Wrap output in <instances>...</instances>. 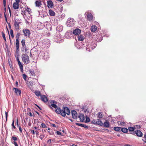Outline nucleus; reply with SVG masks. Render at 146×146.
Returning a JSON list of instances; mask_svg holds the SVG:
<instances>
[{
    "label": "nucleus",
    "instance_id": "obj_31",
    "mask_svg": "<svg viewBox=\"0 0 146 146\" xmlns=\"http://www.w3.org/2000/svg\"><path fill=\"white\" fill-rule=\"evenodd\" d=\"M19 66L21 72L23 73V65L21 64H19Z\"/></svg>",
    "mask_w": 146,
    "mask_h": 146
},
{
    "label": "nucleus",
    "instance_id": "obj_57",
    "mask_svg": "<svg viewBox=\"0 0 146 146\" xmlns=\"http://www.w3.org/2000/svg\"><path fill=\"white\" fill-rule=\"evenodd\" d=\"M10 33L11 35L13 34V31L12 29H11L10 31Z\"/></svg>",
    "mask_w": 146,
    "mask_h": 146
},
{
    "label": "nucleus",
    "instance_id": "obj_52",
    "mask_svg": "<svg viewBox=\"0 0 146 146\" xmlns=\"http://www.w3.org/2000/svg\"><path fill=\"white\" fill-rule=\"evenodd\" d=\"M4 17L5 18L6 21L7 22V17L6 16L5 13V12H4Z\"/></svg>",
    "mask_w": 146,
    "mask_h": 146
},
{
    "label": "nucleus",
    "instance_id": "obj_10",
    "mask_svg": "<svg viewBox=\"0 0 146 146\" xmlns=\"http://www.w3.org/2000/svg\"><path fill=\"white\" fill-rule=\"evenodd\" d=\"M47 6L48 8H52L53 7V2L51 0L48 1Z\"/></svg>",
    "mask_w": 146,
    "mask_h": 146
},
{
    "label": "nucleus",
    "instance_id": "obj_22",
    "mask_svg": "<svg viewBox=\"0 0 146 146\" xmlns=\"http://www.w3.org/2000/svg\"><path fill=\"white\" fill-rule=\"evenodd\" d=\"M62 111H63V110H61L60 108L58 107H57V109L55 110V112L58 114L60 113V114H61V113H62Z\"/></svg>",
    "mask_w": 146,
    "mask_h": 146
},
{
    "label": "nucleus",
    "instance_id": "obj_34",
    "mask_svg": "<svg viewBox=\"0 0 146 146\" xmlns=\"http://www.w3.org/2000/svg\"><path fill=\"white\" fill-rule=\"evenodd\" d=\"M135 129V127H128V130L129 131H133Z\"/></svg>",
    "mask_w": 146,
    "mask_h": 146
},
{
    "label": "nucleus",
    "instance_id": "obj_58",
    "mask_svg": "<svg viewBox=\"0 0 146 146\" xmlns=\"http://www.w3.org/2000/svg\"><path fill=\"white\" fill-rule=\"evenodd\" d=\"M51 125L54 127H56V125L55 124H51Z\"/></svg>",
    "mask_w": 146,
    "mask_h": 146
},
{
    "label": "nucleus",
    "instance_id": "obj_23",
    "mask_svg": "<svg viewBox=\"0 0 146 146\" xmlns=\"http://www.w3.org/2000/svg\"><path fill=\"white\" fill-rule=\"evenodd\" d=\"M76 124L78 125L84 127L86 129H88V126H87L85 124L79 123H76Z\"/></svg>",
    "mask_w": 146,
    "mask_h": 146
},
{
    "label": "nucleus",
    "instance_id": "obj_21",
    "mask_svg": "<svg viewBox=\"0 0 146 146\" xmlns=\"http://www.w3.org/2000/svg\"><path fill=\"white\" fill-rule=\"evenodd\" d=\"M97 29V27L95 25H93L91 27V30L92 32H95Z\"/></svg>",
    "mask_w": 146,
    "mask_h": 146
},
{
    "label": "nucleus",
    "instance_id": "obj_44",
    "mask_svg": "<svg viewBox=\"0 0 146 146\" xmlns=\"http://www.w3.org/2000/svg\"><path fill=\"white\" fill-rule=\"evenodd\" d=\"M44 137V135H41L39 136V138L41 140H42Z\"/></svg>",
    "mask_w": 146,
    "mask_h": 146
},
{
    "label": "nucleus",
    "instance_id": "obj_24",
    "mask_svg": "<svg viewBox=\"0 0 146 146\" xmlns=\"http://www.w3.org/2000/svg\"><path fill=\"white\" fill-rule=\"evenodd\" d=\"M96 124H97L100 126H102L103 125V123L102 121L101 120L99 119H97V121Z\"/></svg>",
    "mask_w": 146,
    "mask_h": 146
},
{
    "label": "nucleus",
    "instance_id": "obj_50",
    "mask_svg": "<svg viewBox=\"0 0 146 146\" xmlns=\"http://www.w3.org/2000/svg\"><path fill=\"white\" fill-rule=\"evenodd\" d=\"M96 122L97 121H96L94 119H93L92 121V123L94 124H96Z\"/></svg>",
    "mask_w": 146,
    "mask_h": 146
},
{
    "label": "nucleus",
    "instance_id": "obj_48",
    "mask_svg": "<svg viewBox=\"0 0 146 146\" xmlns=\"http://www.w3.org/2000/svg\"><path fill=\"white\" fill-rule=\"evenodd\" d=\"M52 140L51 139H48L47 141V143H49V144H50L51 143Z\"/></svg>",
    "mask_w": 146,
    "mask_h": 146
},
{
    "label": "nucleus",
    "instance_id": "obj_37",
    "mask_svg": "<svg viewBox=\"0 0 146 146\" xmlns=\"http://www.w3.org/2000/svg\"><path fill=\"white\" fill-rule=\"evenodd\" d=\"M1 34H2V36H3V39H4V40H5V39H6V37L5 36V34L3 31H2L1 32Z\"/></svg>",
    "mask_w": 146,
    "mask_h": 146
},
{
    "label": "nucleus",
    "instance_id": "obj_60",
    "mask_svg": "<svg viewBox=\"0 0 146 146\" xmlns=\"http://www.w3.org/2000/svg\"><path fill=\"white\" fill-rule=\"evenodd\" d=\"M8 26H9V29H11V25L10 23H8Z\"/></svg>",
    "mask_w": 146,
    "mask_h": 146
},
{
    "label": "nucleus",
    "instance_id": "obj_36",
    "mask_svg": "<svg viewBox=\"0 0 146 146\" xmlns=\"http://www.w3.org/2000/svg\"><path fill=\"white\" fill-rule=\"evenodd\" d=\"M118 123L119 125H123V126L125 124V122H123V121H119L118 122Z\"/></svg>",
    "mask_w": 146,
    "mask_h": 146
},
{
    "label": "nucleus",
    "instance_id": "obj_64",
    "mask_svg": "<svg viewBox=\"0 0 146 146\" xmlns=\"http://www.w3.org/2000/svg\"><path fill=\"white\" fill-rule=\"evenodd\" d=\"M124 146H131V145H130L129 144H125V145Z\"/></svg>",
    "mask_w": 146,
    "mask_h": 146
},
{
    "label": "nucleus",
    "instance_id": "obj_11",
    "mask_svg": "<svg viewBox=\"0 0 146 146\" xmlns=\"http://www.w3.org/2000/svg\"><path fill=\"white\" fill-rule=\"evenodd\" d=\"M35 4L36 7L39 8L42 5L41 1L40 0L36 1L35 2Z\"/></svg>",
    "mask_w": 146,
    "mask_h": 146
},
{
    "label": "nucleus",
    "instance_id": "obj_45",
    "mask_svg": "<svg viewBox=\"0 0 146 146\" xmlns=\"http://www.w3.org/2000/svg\"><path fill=\"white\" fill-rule=\"evenodd\" d=\"M5 116H6V121H7V117H8V113L7 112L5 111Z\"/></svg>",
    "mask_w": 146,
    "mask_h": 146
},
{
    "label": "nucleus",
    "instance_id": "obj_56",
    "mask_svg": "<svg viewBox=\"0 0 146 146\" xmlns=\"http://www.w3.org/2000/svg\"><path fill=\"white\" fill-rule=\"evenodd\" d=\"M31 133L33 134L34 135L35 134V132L34 130H32L31 129Z\"/></svg>",
    "mask_w": 146,
    "mask_h": 146
},
{
    "label": "nucleus",
    "instance_id": "obj_5",
    "mask_svg": "<svg viewBox=\"0 0 146 146\" xmlns=\"http://www.w3.org/2000/svg\"><path fill=\"white\" fill-rule=\"evenodd\" d=\"M23 32L24 34V36H29L30 34V31L27 29H23Z\"/></svg>",
    "mask_w": 146,
    "mask_h": 146
},
{
    "label": "nucleus",
    "instance_id": "obj_2",
    "mask_svg": "<svg viewBox=\"0 0 146 146\" xmlns=\"http://www.w3.org/2000/svg\"><path fill=\"white\" fill-rule=\"evenodd\" d=\"M70 113V111L68 108L67 107H64L63 111L61 113V115L62 116L64 117L65 116L66 114L69 115Z\"/></svg>",
    "mask_w": 146,
    "mask_h": 146
},
{
    "label": "nucleus",
    "instance_id": "obj_9",
    "mask_svg": "<svg viewBox=\"0 0 146 146\" xmlns=\"http://www.w3.org/2000/svg\"><path fill=\"white\" fill-rule=\"evenodd\" d=\"M21 43L23 48L26 52H27V49L26 48L25 39H22L21 41Z\"/></svg>",
    "mask_w": 146,
    "mask_h": 146
},
{
    "label": "nucleus",
    "instance_id": "obj_32",
    "mask_svg": "<svg viewBox=\"0 0 146 146\" xmlns=\"http://www.w3.org/2000/svg\"><path fill=\"white\" fill-rule=\"evenodd\" d=\"M113 129L116 131H120L121 128L120 127H114L113 128Z\"/></svg>",
    "mask_w": 146,
    "mask_h": 146
},
{
    "label": "nucleus",
    "instance_id": "obj_17",
    "mask_svg": "<svg viewBox=\"0 0 146 146\" xmlns=\"http://www.w3.org/2000/svg\"><path fill=\"white\" fill-rule=\"evenodd\" d=\"M13 90H15V92L17 95L18 93L19 95H21V91L17 88H14Z\"/></svg>",
    "mask_w": 146,
    "mask_h": 146
},
{
    "label": "nucleus",
    "instance_id": "obj_29",
    "mask_svg": "<svg viewBox=\"0 0 146 146\" xmlns=\"http://www.w3.org/2000/svg\"><path fill=\"white\" fill-rule=\"evenodd\" d=\"M17 139V137L15 136H13L11 137V141L12 142V141H16Z\"/></svg>",
    "mask_w": 146,
    "mask_h": 146
},
{
    "label": "nucleus",
    "instance_id": "obj_12",
    "mask_svg": "<svg viewBox=\"0 0 146 146\" xmlns=\"http://www.w3.org/2000/svg\"><path fill=\"white\" fill-rule=\"evenodd\" d=\"M19 3L15 2L13 4V7L14 9H17L19 8Z\"/></svg>",
    "mask_w": 146,
    "mask_h": 146
},
{
    "label": "nucleus",
    "instance_id": "obj_3",
    "mask_svg": "<svg viewBox=\"0 0 146 146\" xmlns=\"http://www.w3.org/2000/svg\"><path fill=\"white\" fill-rule=\"evenodd\" d=\"M75 21L72 19H68L67 21V26L70 27L73 26L74 24Z\"/></svg>",
    "mask_w": 146,
    "mask_h": 146
},
{
    "label": "nucleus",
    "instance_id": "obj_18",
    "mask_svg": "<svg viewBox=\"0 0 146 146\" xmlns=\"http://www.w3.org/2000/svg\"><path fill=\"white\" fill-rule=\"evenodd\" d=\"M103 125L106 127H109L110 126V123L107 120H106L103 124Z\"/></svg>",
    "mask_w": 146,
    "mask_h": 146
},
{
    "label": "nucleus",
    "instance_id": "obj_13",
    "mask_svg": "<svg viewBox=\"0 0 146 146\" xmlns=\"http://www.w3.org/2000/svg\"><path fill=\"white\" fill-rule=\"evenodd\" d=\"M134 133L137 136L139 137H141L143 135L142 133L140 130H137L135 131Z\"/></svg>",
    "mask_w": 146,
    "mask_h": 146
},
{
    "label": "nucleus",
    "instance_id": "obj_51",
    "mask_svg": "<svg viewBox=\"0 0 146 146\" xmlns=\"http://www.w3.org/2000/svg\"><path fill=\"white\" fill-rule=\"evenodd\" d=\"M17 62H18V65L21 64V63L18 57L17 58Z\"/></svg>",
    "mask_w": 146,
    "mask_h": 146
},
{
    "label": "nucleus",
    "instance_id": "obj_16",
    "mask_svg": "<svg viewBox=\"0 0 146 146\" xmlns=\"http://www.w3.org/2000/svg\"><path fill=\"white\" fill-rule=\"evenodd\" d=\"M81 33V30L78 29H77L74 30L73 33L75 35H79Z\"/></svg>",
    "mask_w": 146,
    "mask_h": 146
},
{
    "label": "nucleus",
    "instance_id": "obj_6",
    "mask_svg": "<svg viewBox=\"0 0 146 146\" xmlns=\"http://www.w3.org/2000/svg\"><path fill=\"white\" fill-rule=\"evenodd\" d=\"M71 114L73 119H76L77 118L78 116L77 113L75 110H73L72 111Z\"/></svg>",
    "mask_w": 146,
    "mask_h": 146
},
{
    "label": "nucleus",
    "instance_id": "obj_55",
    "mask_svg": "<svg viewBox=\"0 0 146 146\" xmlns=\"http://www.w3.org/2000/svg\"><path fill=\"white\" fill-rule=\"evenodd\" d=\"M3 6H5V5H6V0H3Z\"/></svg>",
    "mask_w": 146,
    "mask_h": 146
},
{
    "label": "nucleus",
    "instance_id": "obj_47",
    "mask_svg": "<svg viewBox=\"0 0 146 146\" xmlns=\"http://www.w3.org/2000/svg\"><path fill=\"white\" fill-rule=\"evenodd\" d=\"M41 127H42L43 128H45V127H46V125L45 124H44V123H42Z\"/></svg>",
    "mask_w": 146,
    "mask_h": 146
},
{
    "label": "nucleus",
    "instance_id": "obj_35",
    "mask_svg": "<svg viewBox=\"0 0 146 146\" xmlns=\"http://www.w3.org/2000/svg\"><path fill=\"white\" fill-rule=\"evenodd\" d=\"M20 35V33H18L17 34L16 36V40H19V37Z\"/></svg>",
    "mask_w": 146,
    "mask_h": 146
},
{
    "label": "nucleus",
    "instance_id": "obj_59",
    "mask_svg": "<svg viewBox=\"0 0 146 146\" xmlns=\"http://www.w3.org/2000/svg\"><path fill=\"white\" fill-rule=\"evenodd\" d=\"M29 115L30 116H31V117H32V116H33V114H32V113H31V112H29Z\"/></svg>",
    "mask_w": 146,
    "mask_h": 146
},
{
    "label": "nucleus",
    "instance_id": "obj_41",
    "mask_svg": "<svg viewBox=\"0 0 146 146\" xmlns=\"http://www.w3.org/2000/svg\"><path fill=\"white\" fill-rule=\"evenodd\" d=\"M11 126H12V127L13 128H14V129H16V127L14 125V120H13L12 121V124H11Z\"/></svg>",
    "mask_w": 146,
    "mask_h": 146
},
{
    "label": "nucleus",
    "instance_id": "obj_7",
    "mask_svg": "<svg viewBox=\"0 0 146 146\" xmlns=\"http://www.w3.org/2000/svg\"><path fill=\"white\" fill-rule=\"evenodd\" d=\"M16 52H18L19 50V40H16Z\"/></svg>",
    "mask_w": 146,
    "mask_h": 146
},
{
    "label": "nucleus",
    "instance_id": "obj_33",
    "mask_svg": "<svg viewBox=\"0 0 146 146\" xmlns=\"http://www.w3.org/2000/svg\"><path fill=\"white\" fill-rule=\"evenodd\" d=\"M54 102V101H52V102L53 104H51V106L55 108H56L57 107V106L55 104H54L55 103Z\"/></svg>",
    "mask_w": 146,
    "mask_h": 146
},
{
    "label": "nucleus",
    "instance_id": "obj_42",
    "mask_svg": "<svg viewBox=\"0 0 146 146\" xmlns=\"http://www.w3.org/2000/svg\"><path fill=\"white\" fill-rule=\"evenodd\" d=\"M25 13H26V12H25V10H22L21 11V13L23 15H26Z\"/></svg>",
    "mask_w": 146,
    "mask_h": 146
},
{
    "label": "nucleus",
    "instance_id": "obj_53",
    "mask_svg": "<svg viewBox=\"0 0 146 146\" xmlns=\"http://www.w3.org/2000/svg\"><path fill=\"white\" fill-rule=\"evenodd\" d=\"M16 124L17 127H19V125L18 121L17 118L16 119Z\"/></svg>",
    "mask_w": 146,
    "mask_h": 146
},
{
    "label": "nucleus",
    "instance_id": "obj_63",
    "mask_svg": "<svg viewBox=\"0 0 146 146\" xmlns=\"http://www.w3.org/2000/svg\"><path fill=\"white\" fill-rule=\"evenodd\" d=\"M36 134V135H39V133L37 131H35Z\"/></svg>",
    "mask_w": 146,
    "mask_h": 146
},
{
    "label": "nucleus",
    "instance_id": "obj_54",
    "mask_svg": "<svg viewBox=\"0 0 146 146\" xmlns=\"http://www.w3.org/2000/svg\"><path fill=\"white\" fill-rule=\"evenodd\" d=\"M19 131L20 132L22 133V131L21 127V126H19Z\"/></svg>",
    "mask_w": 146,
    "mask_h": 146
},
{
    "label": "nucleus",
    "instance_id": "obj_30",
    "mask_svg": "<svg viewBox=\"0 0 146 146\" xmlns=\"http://www.w3.org/2000/svg\"><path fill=\"white\" fill-rule=\"evenodd\" d=\"M48 130H49L50 131H48V132L49 134L50 135H54V132L51 130L50 128H48Z\"/></svg>",
    "mask_w": 146,
    "mask_h": 146
},
{
    "label": "nucleus",
    "instance_id": "obj_62",
    "mask_svg": "<svg viewBox=\"0 0 146 146\" xmlns=\"http://www.w3.org/2000/svg\"><path fill=\"white\" fill-rule=\"evenodd\" d=\"M9 40H10V44H12L11 40V39L10 37V36L9 35Z\"/></svg>",
    "mask_w": 146,
    "mask_h": 146
},
{
    "label": "nucleus",
    "instance_id": "obj_26",
    "mask_svg": "<svg viewBox=\"0 0 146 146\" xmlns=\"http://www.w3.org/2000/svg\"><path fill=\"white\" fill-rule=\"evenodd\" d=\"M104 115L102 113L99 112L98 113L97 117L99 118H101L103 117Z\"/></svg>",
    "mask_w": 146,
    "mask_h": 146
},
{
    "label": "nucleus",
    "instance_id": "obj_43",
    "mask_svg": "<svg viewBox=\"0 0 146 146\" xmlns=\"http://www.w3.org/2000/svg\"><path fill=\"white\" fill-rule=\"evenodd\" d=\"M0 146H7L6 144H5L3 142H2L0 144Z\"/></svg>",
    "mask_w": 146,
    "mask_h": 146
},
{
    "label": "nucleus",
    "instance_id": "obj_8",
    "mask_svg": "<svg viewBox=\"0 0 146 146\" xmlns=\"http://www.w3.org/2000/svg\"><path fill=\"white\" fill-rule=\"evenodd\" d=\"M40 99L42 101L44 102H46L48 101L47 98L44 95H41V96Z\"/></svg>",
    "mask_w": 146,
    "mask_h": 146
},
{
    "label": "nucleus",
    "instance_id": "obj_19",
    "mask_svg": "<svg viewBox=\"0 0 146 146\" xmlns=\"http://www.w3.org/2000/svg\"><path fill=\"white\" fill-rule=\"evenodd\" d=\"M29 74L30 76H36L35 73L33 70H29Z\"/></svg>",
    "mask_w": 146,
    "mask_h": 146
},
{
    "label": "nucleus",
    "instance_id": "obj_28",
    "mask_svg": "<svg viewBox=\"0 0 146 146\" xmlns=\"http://www.w3.org/2000/svg\"><path fill=\"white\" fill-rule=\"evenodd\" d=\"M35 93L36 95L37 96H39L41 95V94L40 92L39 91H35Z\"/></svg>",
    "mask_w": 146,
    "mask_h": 146
},
{
    "label": "nucleus",
    "instance_id": "obj_46",
    "mask_svg": "<svg viewBox=\"0 0 146 146\" xmlns=\"http://www.w3.org/2000/svg\"><path fill=\"white\" fill-rule=\"evenodd\" d=\"M12 142V143L14 144L15 146H18L17 143L16 141H13V142Z\"/></svg>",
    "mask_w": 146,
    "mask_h": 146
},
{
    "label": "nucleus",
    "instance_id": "obj_14",
    "mask_svg": "<svg viewBox=\"0 0 146 146\" xmlns=\"http://www.w3.org/2000/svg\"><path fill=\"white\" fill-rule=\"evenodd\" d=\"M19 23L20 22H18L16 21H15L14 23L15 27L17 30H19Z\"/></svg>",
    "mask_w": 146,
    "mask_h": 146
},
{
    "label": "nucleus",
    "instance_id": "obj_61",
    "mask_svg": "<svg viewBox=\"0 0 146 146\" xmlns=\"http://www.w3.org/2000/svg\"><path fill=\"white\" fill-rule=\"evenodd\" d=\"M35 105H36V106L40 110H42V109L41 108L39 107V106H38V105H36V104H35Z\"/></svg>",
    "mask_w": 146,
    "mask_h": 146
},
{
    "label": "nucleus",
    "instance_id": "obj_20",
    "mask_svg": "<svg viewBox=\"0 0 146 146\" xmlns=\"http://www.w3.org/2000/svg\"><path fill=\"white\" fill-rule=\"evenodd\" d=\"M78 39L79 41H82L84 40V37L82 35H79L78 36Z\"/></svg>",
    "mask_w": 146,
    "mask_h": 146
},
{
    "label": "nucleus",
    "instance_id": "obj_38",
    "mask_svg": "<svg viewBox=\"0 0 146 146\" xmlns=\"http://www.w3.org/2000/svg\"><path fill=\"white\" fill-rule=\"evenodd\" d=\"M27 76L25 74H23V77L25 81L26 80Z\"/></svg>",
    "mask_w": 146,
    "mask_h": 146
},
{
    "label": "nucleus",
    "instance_id": "obj_4",
    "mask_svg": "<svg viewBox=\"0 0 146 146\" xmlns=\"http://www.w3.org/2000/svg\"><path fill=\"white\" fill-rule=\"evenodd\" d=\"M87 18L88 21L91 22H92L94 20L93 16L90 13H88Z\"/></svg>",
    "mask_w": 146,
    "mask_h": 146
},
{
    "label": "nucleus",
    "instance_id": "obj_40",
    "mask_svg": "<svg viewBox=\"0 0 146 146\" xmlns=\"http://www.w3.org/2000/svg\"><path fill=\"white\" fill-rule=\"evenodd\" d=\"M29 13V14H30L31 13V9L30 8L27 7L26 10Z\"/></svg>",
    "mask_w": 146,
    "mask_h": 146
},
{
    "label": "nucleus",
    "instance_id": "obj_49",
    "mask_svg": "<svg viewBox=\"0 0 146 146\" xmlns=\"http://www.w3.org/2000/svg\"><path fill=\"white\" fill-rule=\"evenodd\" d=\"M56 132L57 135H61V133L60 132L57 131Z\"/></svg>",
    "mask_w": 146,
    "mask_h": 146
},
{
    "label": "nucleus",
    "instance_id": "obj_27",
    "mask_svg": "<svg viewBox=\"0 0 146 146\" xmlns=\"http://www.w3.org/2000/svg\"><path fill=\"white\" fill-rule=\"evenodd\" d=\"M121 130L123 132L125 133L128 132V129L126 128H121Z\"/></svg>",
    "mask_w": 146,
    "mask_h": 146
},
{
    "label": "nucleus",
    "instance_id": "obj_1",
    "mask_svg": "<svg viewBox=\"0 0 146 146\" xmlns=\"http://www.w3.org/2000/svg\"><path fill=\"white\" fill-rule=\"evenodd\" d=\"M22 58L23 62L25 64H28L30 62L29 57L26 54H23L22 55Z\"/></svg>",
    "mask_w": 146,
    "mask_h": 146
},
{
    "label": "nucleus",
    "instance_id": "obj_15",
    "mask_svg": "<svg viewBox=\"0 0 146 146\" xmlns=\"http://www.w3.org/2000/svg\"><path fill=\"white\" fill-rule=\"evenodd\" d=\"M78 118L80 119L81 121L83 122L84 121L85 117L84 114H80L78 116Z\"/></svg>",
    "mask_w": 146,
    "mask_h": 146
},
{
    "label": "nucleus",
    "instance_id": "obj_39",
    "mask_svg": "<svg viewBox=\"0 0 146 146\" xmlns=\"http://www.w3.org/2000/svg\"><path fill=\"white\" fill-rule=\"evenodd\" d=\"M90 121V119L88 117H86V120L85 122H88Z\"/></svg>",
    "mask_w": 146,
    "mask_h": 146
},
{
    "label": "nucleus",
    "instance_id": "obj_25",
    "mask_svg": "<svg viewBox=\"0 0 146 146\" xmlns=\"http://www.w3.org/2000/svg\"><path fill=\"white\" fill-rule=\"evenodd\" d=\"M49 13L51 16H54L55 15V12L51 9L49 10Z\"/></svg>",
    "mask_w": 146,
    "mask_h": 146
}]
</instances>
